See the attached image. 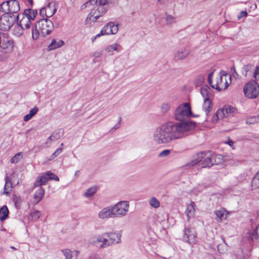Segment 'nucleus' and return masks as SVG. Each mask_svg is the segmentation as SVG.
Returning <instances> with one entry per match:
<instances>
[{
  "label": "nucleus",
  "instance_id": "f257e3e1",
  "mask_svg": "<svg viewBox=\"0 0 259 259\" xmlns=\"http://www.w3.org/2000/svg\"><path fill=\"white\" fill-rule=\"evenodd\" d=\"M196 126V123L194 121L167 122L155 130L153 140L158 145L169 143L174 140L187 136Z\"/></svg>",
  "mask_w": 259,
  "mask_h": 259
},
{
  "label": "nucleus",
  "instance_id": "f03ea898",
  "mask_svg": "<svg viewBox=\"0 0 259 259\" xmlns=\"http://www.w3.org/2000/svg\"><path fill=\"white\" fill-rule=\"evenodd\" d=\"M118 0H90L85 5L95 6L88 14L85 22L89 23V22H95L100 17L104 15L107 12L110 5L117 3Z\"/></svg>",
  "mask_w": 259,
  "mask_h": 259
},
{
  "label": "nucleus",
  "instance_id": "7ed1b4c3",
  "mask_svg": "<svg viewBox=\"0 0 259 259\" xmlns=\"http://www.w3.org/2000/svg\"><path fill=\"white\" fill-rule=\"evenodd\" d=\"M220 155H212L210 152H201L194 155L192 160L187 163L186 165L188 167L198 164L202 167H210L213 164H217L221 160Z\"/></svg>",
  "mask_w": 259,
  "mask_h": 259
},
{
  "label": "nucleus",
  "instance_id": "20e7f679",
  "mask_svg": "<svg viewBox=\"0 0 259 259\" xmlns=\"http://www.w3.org/2000/svg\"><path fill=\"white\" fill-rule=\"evenodd\" d=\"M52 21L48 18H42L31 26L32 38L36 40L38 36L45 37L50 34L54 29Z\"/></svg>",
  "mask_w": 259,
  "mask_h": 259
},
{
  "label": "nucleus",
  "instance_id": "39448f33",
  "mask_svg": "<svg viewBox=\"0 0 259 259\" xmlns=\"http://www.w3.org/2000/svg\"><path fill=\"white\" fill-rule=\"evenodd\" d=\"M192 115L191 108L190 104L185 103L179 105L175 112L176 120L180 122H191V121H184Z\"/></svg>",
  "mask_w": 259,
  "mask_h": 259
},
{
  "label": "nucleus",
  "instance_id": "423d86ee",
  "mask_svg": "<svg viewBox=\"0 0 259 259\" xmlns=\"http://www.w3.org/2000/svg\"><path fill=\"white\" fill-rule=\"evenodd\" d=\"M243 91L247 98H256L259 95V85L255 80L250 81L245 85Z\"/></svg>",
  "mask_w": 259,
  "mask_h": 259
},
{
  "label": "nucleus",
  "instance_id": "0eeeda50",
  "mask_svg": "<svg viewBox=\"0 0 259 259\" xmlns=\"http://www.w3.org/2000/svg\"><path fill=\"white\" fill-rule=\"evenodd\" d=\"M130 207L129 202L121 201L112 207L114 218H121L127 214Z\"/></svg>",
  "mask_w": 259,
  "mask_h": 259
},
{
  "label": "nucleus",
  "instance_id": "6e6552de",
  "mask_svg": "<svg viewBox=\"0 0 259 259\" xmlns=\"http://www.w3.org/2000/svg\"><path fill=\"white\" fill-rule=\"evenodd\" d=\"M227 78H229L230 79V75L224 71H221L218 75V79L220 81L219 83H215L214 85H211V88L219 91L222 90H225L229 86L230 83V82H228L227 81Z\"/></svg>",
  "mask_w": 259,
  "mask_h": 259
},
{
  "label": "nucleus",
  "instance_id": "1a4fd4ad",
  "mask_svg": "<svg viewBox=\"0 0 259 259\" xmlns=\"http://www.w3.org/2000/svg\"><path fill=\"white\" fill-rule=\"evenodd\" d=\"M17 23L18 24L17 28L19 30L18 32L17 36H20L23 34V30L24 29H28L30 28L31 23V21L24 15L19 14L17 16Z\"/></svg>",
  "mask_w": 259,
  "mask_h": 259
},
{
  "label": "nucleus",
  "instance_id": "9d476101",
  "mask_svg": "<svg viewBox=\"0 0 259 259\" xmlns=\"http://www.w3.org/2000/svg\"><path fill=\"white\" fill-rule=\"evenodd\" d=\"M54 180L56 181H59V177L55 175L54 174L49 171L44 174L42 176H39L37 178V179L34 184V187H40L42 185L46 184V183L49 181Z\"/></svg>",
  "mask_w": 259,
  "mask_h": 259
},
{
  "label": "nucleus",
  "instance_id": "9b49d317",
  "mask_svg": "<svg viewBox=\"0 0 259 259\" xmlns=\"http://www.w3.org/2000/svg\"><path fill=\"white\" fill-rule=\"evenodd\" d=\"M15 20L14 15L4 14L0 17V29L7 31L12 26Z\"/></svg>",
  "mask_w": 259,
  "mask_h": 259
},
{
  "label": "nucleus",
  "instance_id": "f8f14e48",
  "mask_svg": "<svg viewBox=\"0 0 259 259\" xmlns=\"http://www.w3.org/2000/svg\"><path fill=\"white\" fill-rule=\"evenodd\" d=\"M118 30V24H115L113 22H110L105 25L101 30L100 32L97 34V36L102 35L115 34Z\"/></svg>",
  "mask_w": 259,
  "mask_h": 259
},
{
  "label": "nucleus",
  "instance_id": "ddd939ff",
  "mask_svg": "<svg viewBox=\"0 0 259 259\" xmlns=\"http://www.w3.org/2000/svg\"><path fill=\"white\" fill-rule=\"evenodd\" d=\"M15 173H13L10 177L8 176V174H6L5 185L4 188V194L9 195L12 191V188L19 184V181H16L14 179Z\"/></svg>",
  "mask_w": 259,
  "mask_h": 259
},
{
  "label": "nucleus",
  "instance_id": "4468645a",
  "mask_svg": "<svg viewBox=\"0 0 259 259\" xmlns=\"http://www.w3.org/2000/svg\"><path fill=\"white\" fill-rule=\"evenodd\" d=\"M183 240L189 244H195L197 241L196 233L192 228H185L184 230Z\"/></svg>",
  "mask_w": 259,
  "mask_h": 259
},
{
  "label": "nucleus",
  "instance_id": "2eb2a0df",
  "mask_svg": "<svg viewBox=\"0 0 259 259\" xmlns=\"http://www.w3.org/2000/svg\"><path fill=\"white\" fill-rule=\"evenodd\" d=\"M103 234L102 235H98L95 237L93 241L94 244L100 249L105 248L110 246V241L104 237Z\"/></svg>",
  "mask_w": 259,
  "mask_h": 259
},
{
  "label": "nucleus",
  "instance_id": "dca6fc26",
  "mask_svg": "<svg viewBox=\"0 0 259 259\" xmlns=\"http://www.w3.org/2000/svg\"><path fill=\"white\" fill-rule=\"evenodd\" d=\"M247 238L249 241L259 242V224L256 226H251L247 232Z\"/></svg>",
  "mask_w": 259,
  "mask_h": 259
},
{
  "label": "nucleus",
  "instance_id": "f3484780",
  "mask_svg": "<svg viewBox=\"0 0 259 259\" xmlns=\"http://www.w3.org/2000/svg\"><path fill=\"white\" fill-rule=\"evenodd\" d=\"M189 53V50L186 48L179 49L174 54V59L176 61L184 60L187 58Z\"/></svg>",
  "mask_w": 259,
  "mask_h": 259
},
{
  "label": "nucleus",
  "instance_id": "a211bd4d",
  "mask_svg": "<svg viewBox=\"0 0 259 259\" xmlns=\"http://www.w3.org/2000/svg\"><path fill=\"white\" fill-rule=\"evenodd\" d=\"M104 235L109 238L111 244H117L121 241V231L116 232H107L104 233Z\"/></svg>",
  "mask_w": 259,
  "mask_h": 259
},
{
  "label": "nucleus",
  "instance_id": "6ab92c4d",
  "mask_svg": "<svg viewBox=\"0 0 259 259\" xmlns=\"http://www.w3.org/2000/svg\"><path fill=\"white\" fill-rule=\"evenodd\" d=\"M98 217L102 220L114 218L112 207H106L103 208L98 213Z\"/></svg>",
  "mask_w": 259,
  "mask_h": 259
},
{
  "label": "nucleus",
  "instance_id": "aec40b11",
  "mask_svg": "<svg viewBox=\"0 0 259 259\" xmlns=\"http://www.w3.org/2000/svg\"><path fill=\"white\" fill-rule=\"evenodd\" d=\"M220 110L222 111V112L224 113L223 115L224 118L233 116L237 111L235 108L230 105L225 106L223 109H220Z\"/></svg>",
  "mask_w": 259,
  "mask_h": 259
},
{
  "label": "nucleus",
  "instance_id": "412c9836",
  "mask_svg": "<svg viewBox=\"0 0 259 259\" xmlns=\"http://www.w3.org/2000/svg\"><path fill=\"white\" fill-rule=\"evenodd\" d=\"M14 44L12 40H3L0 45L1 49L6 51L7 53H11L13 50Z\"/></svg>",
  "mask_w": 259,
  "mask_h": 259
},
{
  "label": "nucleus",
  "instance_id": "4be33fe9",
  "mask_svg": "<svg viewBox=\"0 0 259 259\" xmlns=\"http://www.w3.org/2000/svg\"><path fill=\"white\" fill-rule=\"evenodd\" d=\"M8 6L10 9L9 15H13V14L17 13L20 10L19 2L16 0L8 1Z\"/></svg>",
  "mask_w": 259,
  "mask_h": 259
},
{
  "label": "nucleus",
  "instance_id": "5701e85b",
  "mask_svg": "<svg viewBox=\"0 0 259 259\" xmlns=\"http://www.w3.org/2000/svg\"><path fill=\"white\" fill-rule=\"evenodd\" d=\"M200 93L204 99L210 100L213 96L212 90L207 85L201 88Z\"/></svg>",
  "mask_w": 259,
  "mask_h": 259
},
{
  "label": "nucleus",
  "instance_id": "b1692460",
  "mask_svg": "<svg viewBox=\"0 0 259 259\" xmlns=\"http://www.w3.org/2000/svg\"><path fill=\"white\" fill-rule=\"evenodd\" d=\"M202 109L207 116L212 109V103L210 100L204 99L202 105Z\"/></svg>",
  "mask_w": 259,
  "mask_h": 259
},
{
  "label": "nucleus",
  "instance_id": "393cba45",
  "mask_svg": "<svg viewBox=\"0 0 259 259\" xmlns=\"http://www.w3.org/2000/svg\"><path fill=\"white\" fill-rule=\"evenodd\" d=\"M44 189L41 187H39V189L35 192L33 196V203L34 204H37L41 201L44 196Z\"/></svg>",
  "mask_w": 259,
  "mask_h": 259
},
{
  "label": "nucleus",
  "instance_id": "a878e982",
  "mask_svg": "<svg viewBox=\"0 0 259 259\" xmlns=\"http://www.w3.org/2000/svg\"><path fill=\"white\" fill-rule=\"evenodd\" d=\"M214 213L216 215L215 219L218 221L222 222L223 220H225L227 216V213L225 209L221 208L219 210H217L214 211Z\"/></svg>",
  "mask_w": 259,
  "mask_h": 259
},
{
  "label": "nucleus",
  "instance_id": "bb28decb",
  "mask_svg": "<svg viewBox=\"0 0 259 259\" xmlns=\"http://www.w3.org/2000/svg\"><path fill=\"white\" fill-rule=\"evenodd\" d=\"M64 42L62 40L56 41L55 39L52 40L51 44L48 47V50L50 51L62 47Z\"/></svg>",
  "mask_w": 259,
  "mask_h": 259
},
{
  "label": "nucleus",
  "instance_id": "cd10ccee",
  "mask_svg": "<svg viewBox=\"0 0 259 259\" xmlns=\"http://www.w3.org/2000/svg\"><path fill=\"white\" fill-rule=\"evenodd\" d=\"M37 13V11L35 10L27 9L24 11L23 13L21 14L24 15L25 17H27L30 21H31L34 20V19L35 18Z\"/></svg>",
  "mask_w": 259,
  "mask_h": 259
},
{
  "label": "nucleus",
  "instance_id": "c85d7f7f",
  "mask_svg": "<svg viewBox=\"0 0 259 259\" xmlns=\"http://www.w3.org/2000/svg\"><path fill=\"white\" fill-rule=\"evenodd\" d=\"M46 12H47V18L52 17L55 14L57 11V8L55 7V5L52 3H49L47 6Z\"/></svg>",
  "mask_w": 259,
  "mask_h": 259
},
{
  "label": "nucleus",
  "instance_id": "c756f323",
  "mask_svg": "<svg viewBox=\"0 0 259 259\" xmlns=\"http://www.w3.org/2000/svg\"><path fill=\"white\" fill-rule=\"evenodd\" d=\"M122 50V48L119 44L117 43L113 44L111 45H109L107 46L105 48V51L108 53H111L114 51H116L117 52H119Z\"/></svg>",
  "mask_w": 259,
  "mask_h": 259
},
{
  "label": "nucleus",
  "instance_id": "7c9ffc66",
  "mask_svg": "<svg viewBox=\"0 0 259 259\" xmlns=\"http://www.w3.org/2000/svg\"><path fill=\"white\" fill-rule=\"evenodd\" d=\"M194 205L195 204L194 202H192L190 204L188 205L187 209L185 211V213L186 214L188 220H189V219L193 217V215L194 214L195 209H194Z\"/></svg>",
  "mask_w": 259,
  "mask_h": 259
},
{
  "label": "nucleus",
  "instance_id": "2f4dec72",
  "mask_svg": "<svg viewBox=\"0 0 259 259\" xmlns=\"http://www.w3.org/2000/svg\"><path fill=\"white\" fill-rule=\"evenodd\" d=\"M9 210L6 206H3L0 209V220L1 221L5 220L8 217Z\"/></svg>",
  "mask_w": 259,
  "mask_h": 259
},
{
  "label": "nucleus",
  "instance_id": "473e14b6",
  "mask_svg": "<svg viewBox=\"0 0 259 259\" xmlns=\"http://www.w3.org/2000/svg\"><path fill=\"white\" fill-rule=\"evenodd\" d=\"M224 113L220 109L218 110L217 112L212 116L211 120L213 123H215L219 119H223Z\"/></svg>",
  "mask_w": 259,
  "mask_h": 259
},
{
  "label": "nucleus",
  "instance_id": "72a5a7b5",
  "mask_svg": "<svg viewBox=\"0 0 259 259\" xmlns=\"http://www.w3.org/2000/svg\"><path fill=\"white\" fill-rule=\"evenodd\" d=\"M8 6V1L2 3L0 5V11L5 13V14H9V8Z\"/></svg>",
  "mask_w": 259,
  "mask_h": 259
},
{
  "label": "nucleus",
  "instance_id": "f704fd0d",
  "mask_svg": "<svg viewBox=\"0 0 259 259\" xmlns=\"http://www.w3.org/2000/svg\"><path fill=\"white\" fill-rule=\"evenodd\" d=\"M251 187L252 189L259 188V176L257 173L255 174L252 180Z\"/></svg>",
  "mask_w": 259,
  "mask_h": 259
},
{
  "label": "nucleus",
  "instance_id": "c9c22d12",
  "mask_svg": "<svg viewBox=\"0 0 259 259\" xmlns=\"http://www.w3.org/2000/svg\"><path fill=\"white\" fill-rule=\"evenodd\" d=\"M149 204L152 207L155 208H157L160 206L159 201L157 198L154 197L150 199Z\"/></svg>",
  "mask_w": 259,
  "mask_h": 259
},
{
  "label": "nucleus",
  "instance_id": "e433bc0d",
  "mask_svg": "<svg viewBox=\"0 0 259 259\" xmlns=\"http://www.w3.org/2000/svg\"><path fill=\"white\" fill-rule=\"evenodd\" d=\"M253 66L251 64H248L244 66L242 68V74L246 76L247 75V73L253 70Z\"/></svg>",
  "mask_w": 259,
  "mask_h": 259
},
{
  "label": "nucleus",
  "instance_id": "4c0bfd02",
  "mask_svg": "<svg viewBox=\"0 0 259 259\" xmlns=\"http://www.w3.org/2000/svg\"><path fill=\"white\" fill-rule=\"evenodd\" d=\"M259 122V115L248 117L246 120V124H254Z\"/></svg>",
  "mask_w": 259,
  "mask_h": 259
},
{
  "label": "nucleus",
  "instance_id": "58836bf2",
  "mask_svg": "<svg viewBox=\"0 0 259 259\" xmlns=\"http://www.w3.org/2000/svg\"><path fill=\"white\" fill-rule=\"evenodd\" d=\"M22 158V154L21 152L16 154L11 159L12 163H17Z\"/></svg>",
  "mask_w": 259,
  "mask_h": 259
},
{
  "label": "nucleus",
  "instance_id": "ea45409f",
  "mask_svg": "<svg viewBox=\"0 0 259 259\" xmlns=\"http://www.w3.org/2000/svg\"><path fill=\"white\" fill-rule=\"evenodd\" d=\"M96 187H91L87 189L86 192L84 193V196L87 197H91L96 192Z\"/></svg>",
  "mask_w": 259,
  "mask_h": 259
},
{
  "label": "nucleus",
  "instance_id": "a19ab883",
  "mask_svg": "<svg viewBox=\"0 0 259 259\" xmlns=\"http://www.w3.org/2000/svg\"><path fill=\"white\" fill-rule=\"evenodd\" d=\"M64 133L62 129H59L52 134L53 137L54 138V140H57L60 138V137L63 136Z\"/></svg>",
  "mask_w": 259,
  "mask_h": 259
},
{
  "label": "nucleus",
  "instance_id": "79ce46f5",
  "mask_svg": "<svg viewBox=\"0 0 259 259\" xmlns=\"http://www.w3.org/2000/svg\"><path fill=\"white\" fill-rule=\"evenodd\" d=\"M204 77L202 75H198L195 80L194 83L195 85L199 87L200 86L204 81Z\"/></svg>",
  "mask_w": 259,
  "mask_h": 259
},
{
  "label": "nucleus",
  "instance_id": "37998d69",
  "mask_svg": "<svg viewBox=\"0 0 259 259\" xmlns=\"http://www.w3.org/2000/svg\"><path fill=\"white\" fill-rule=\"evenodd\" d=\"M170 108V105L168 103H163L161 105V111L162 113L167 112Z\"/></svg>",
  "mask_w": 259,
  "mask_h": 259
},
{
  "label": "nucleus",
  "instance_id": "c03bdc74",
  "mask_svg": "<svg viewBox=\"0 0 259 259\" xmlns=\"http://www.w3.org/2000/svg\"><path fill=\"white\" fill-rule=\"evenodd\" d=\"M62 251L65 257V259H72V252L70 249H66L63 250Z\"/></svg>",
  "mask_w": 259,
  "mask_h": 259
},
{
  "label": "nucleus",
  "instance_id": "a18cd8bd",
  "mask_svg": "<svg viewBox=\"0 0 259 259\" xmlns=\"http://www.w3.org/2000/svg\"><path fill=\"white\" fill-rule=\"evenodd\" d=\"M62 151V148H58L51 156L50 160L54 159L55 157L59 155Z\"/></svg>",
  "mask_w": 259,
  "mask_h": 259
},
{
  "label": "nucleus",
  "instance_id": "49530a36",
  "mask_svg": "<svg viewBox=\"0 0 259 259\" xmlns=\"http://www.w3.org/2000/svg\"><path fill=\"white\" fill-rule=\"evenodd\" d=\"M10 53H7L6 51H3V50H0V60L2 61H4L8 58L9 56V54Z\"/></svg>",
  "mask_w": 259,
  "mask_h": 259
},
{
  "label": "nucleus",
  "instance_id": "de8ad7c7",
  "mask_svg": "<svg viewBox=\"0 0 259 259\" xmlns=\"http://www.w3.org/2000/svg\"><path fill=\"white\" fill-rule=\"evenodd\" d=\"M170 153V150L169 149H166L163 150L162 152L159 153L158 156L159 157H164L167 156Z\"/></svg>",
  "mask_w": 259,
  "mask_h": 259
},
{
  "label": "nucleus",
  "instance_id": "09e8293b",
  "mask_svg": "<svg viewBox=\"0 0 259 259\" xmlns=\"http://www.w3.org/2000/svg\"><path fill=\"white\" fill-rule=\"evenodd\" d=\"M40 215V212L38 210H35L33 212H32L31 214V216L33 220H37L38 219Z\"/></svg>",
  "mask_w": 259,
  "mask_h": 259
},
{
  "label": "nucleus",
  "instance_id": "8fccbe9b",
  "mask_svg": "<svg viewBox=\"0 0 259 259\" xmlns=\"http://www.w3.org/2000/svg\"><path fill=\"white\" fill-rule=\"evenodd\" d=\"M253 76L256 80L259 81V66H256L254 70Z\"/></svg>",
  "mask_w": 259,
  "mask_h": 259
},
{
  "label": "nucleus",
  "instance_id": "3c124183",
  "mask_svg": "<svg viewBox=\"0 0 259 259\" xmlns=\"http://www.w3.org/2000/svg\"><path fill=\"white\" fill-rule=\"evenodd\" d=\"M46 10H47V9L45 7L41 8L39 11V14L42 17V18H47Z\"/></svg>",
  "mask_w": 259,
  "mask_h": 259
},
{
  "label": "nucleus",
  "instance_id": "603ef678",
  "mask_svg": "<svg viewBox=\"0 0 259 259\" xmlns=\"http://www.w3.org/2000/svg\"><path fill=\"white\" fill-rule=\"evenodd\" d=\"M121 120V118L120 117H119V120L117 124H116L114 126H113L111 130L110 131V132L113 133L116 129L120 127V124Z\"/></svg>",
  "mask_w": 259,
  "mask_h": 259
},
{
  "label": "nucleus",
  "instance_id": "864d4df0",
  "mask_svg": "<svg viewBox=\"0 0 259 259\" xmlns=\"http://www.w3.org/2000/svg\"><path fill=\"white\" fill-rule=\"evenodd\" d=\"M231 72L232 74L233 77L235 78H237L239 77V74L236 71L235 68L234 66H233L231 68Z\"/></svg>",
  "mask_w": 259,
  "mask_h": 259
},
{
  "label": "nucleus",
  "instance_id": "5fc2aeb1",
  "mask_svg": "<svg viewBox=\"0 0 259 259\" xmlns=\"http://www.w3.org/2000/svg\"><path fill=\"white\" fill-rule=\"evenodd\" d=\"M166 21L167 23L171 24L174 22L175 18L173 16L171 15H168L166 14Z\"/></svg>",
  "mask_w": 259,
  "mask_h": 259
},
{
  "label": "nucleus",
  "instance_id": "6e6d98bb",
  "mask_svg": "<svg viewBox=\"0 0 259 259\" xmlns=\"http://www.w3.org/2000/svg\"><path fill=\"white\" fill-rule=\"evenodd\" d=\"M38 111V108L37 107H34L32 109H31L29 111V114L33 117L34 116Z\"/></svg>",
  "mask_w": 259,
  "mask_h": 259
},
{
  "label": "nucleus",
  "instance_id": "4d7b16f0",
  "mask_svg": "<svg viewBox=\"0 0 259 259\" xmlns=\"http://www.w3.org/2000/svg\"><path fill=\"white\" fill-rule=\"evenodd\" d=\"M226 244H219L218 245V246H217V248H218V251L220 252V253H223L224 251V248L226 247Z\"/></svg>",
  "mask_w": 259,
  "mask_h": 259
},
{
  "label": "nucleus",
  "instance_id": "13d9d810",
  "mask_svg": "<svg viewBox=\"0 0 259 259\" xmlns=\"http://www.w3.org/2000/svg\"><path fill=\"white\" fill-rule=\"evenodd\" d=\"M213 73V72H211L209 73L207 77V81L209 83V84L211 87V85H214V84H213L212 82V74Z\"/></svg>",
  "mask_w": 259,
  "mask_h": 259
},
{
  "label": "nucleus",
  "instance_id": "bf43d9fd",
  "mask_svg": "<svg viewBox=\"0 0 259 259\" xmlns=\"http://www.w3.org/2000/svg\"><path fill=\"white\" fill-rule=\"evenodd\" d=\"M247 16V13L246 11H241L238 16V19H240L243 17H245Z\"/></svg>",
  "mask_w": 259,
  "mask_h": 259
},
{
  "label": "nucleus",
  "instance_id": "052dcab7",
  "mask_svg": "<svg viewBox=\"0 0 259 259\" xmlns=\"http://www.w3.org/2000/svg\"><path fill=\"white\" fill-rule=\"evenodd\" d=\"M88 259H101L100 256L97 254H92L88 258Z\"/></svg>",
  "mask_w": 259,
  "mask_h": 259
},
{
  "label": "nucleus",
  "instance_id": "680f3d73",
  "mask_svg": "<svg viewBox=\"0 0 259 259\" xmlns=\"http://www.w3.org/2000/svg\"><path fill=\"white\" fill-rule=\"evenodd\" d=\"M103 55L102 51H99L94 53L93 54V56L95 58H100Z\"/></svg>",
  "mask_w": 259,
  "mask_h": 259
},
{
  "label": "nucleus",
  "instance_id": "e2e57ef3",
  "mask_svg": "<svg viewBox=\"0 0 259 259\" xmlns=\"http://www.w3.org/2000/svg\"><path fill=\"white\" fill-rule=\"evenodd\" d=\"M32 117H31V116L30 115H29V114H26V115L24 116V118H23V120L24 121H29L30 119L32 118Z\"/></svg>",
  "mask_w": 259,
  "mask_h": 259
},
{
  "label": "nucleus",
  "instance_id": "0e129e2a",
  "mask_svg": "<svg viewBox=\"0 0 259 259\" xmlns=\"http://www.w3.org/2000/svg\"><path fill=\"white\" fill-rule=\"evenodd\" d=\"M52 141H55L54 140V138L53 137L52 134L48 138V139L46 142V144H50Z\"/></svg>",
  "mask_w": 259,
  "mask_h": 259
},
{
  "label": "nucleus",
  "instance_id": "69168bd1",
  "mask_svg": "<svg viewBox=\"0 0 259 259\" xmlns=\"http://www.w3.org/2000/svg\"><path fill=\"white\" fill-rule=\"evenodd\" d=\"M17 27H15L14 29V33L16 35H17L18 32H19V30L18 29H17Z\"/></svg>",
  "mask_w": 259,
  "mask_h": 259
},
{
  "label": "nucleus",
  "instance_id": "338daca9",
  "mask_svg": "<svg viewBox=\"0 0 259 259\" xmlns=\"http://www.w3.org/2000/svg\"><path fill=\"white\" fill-rule=\"evenodd\" d=\"M227 143H228V145H229L230 146H232L233 145V144H234L233 142L232 141H231V140H229L228 141Z\"/></svg>",
  "mask_w": 259,
  "mask_h": 259
},
{
  "label": "nucleus",
  "instance_id": "774afa93",
  "mask_svg": "<svg viewBox=\"0 0 259 259\" xmlns=\"http://www.w3.org/2000/svg\"><path fill=\"white\" fill-rule=\"evenodd\" d=\"M100 36H97V34L94 36V37L92 38V41H94L97 38L99 37Z\"/></svg>",
  "mask_w": 259,
  "mask_h": 259
}]
</instances>
